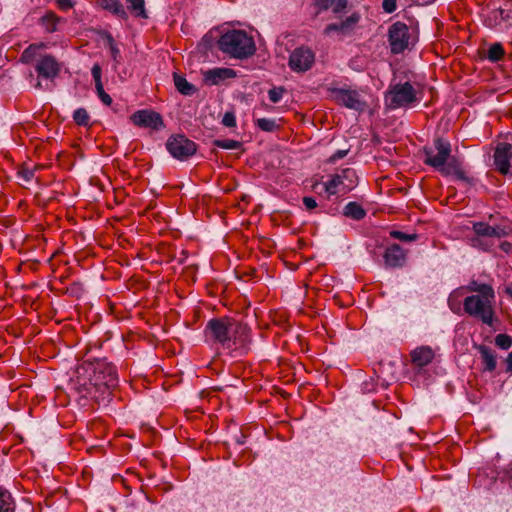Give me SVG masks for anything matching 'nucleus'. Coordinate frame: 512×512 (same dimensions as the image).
<instances>
[{"label": "nucleus", "mask_w": 512, "mask_h": 512, "mask_svg": "<svg viewBox=\"0 0 512 512\" xmlns=\"http://www.w3.org/2000/svg\"><path fill=\"white\" fill-rule=\"evenodd\" d=\"M495 344L499 348L507 350L512 346V336L508 334H498L495 337Z\"/></svg>", "instance_id": "7c9ffc66"}, {"label": "nucleus", "mask_w": 512, "mask_h": 512, "mask_svg": "<svg viewBox=\"0 0 512 512\" xmlns=\"http://www.w3.org/2000/svg\"><path fill=\"white\" fill-rule=\"evenodd\" d=\"M411 358L414 365L424 367L432 362L434 352L428 346H421L412 351Z\"/></svg>", "instance_id": "6ab92c4d"}, {"label": "nucleus", "mask_w": 512, "mask_h": 512, "mask_svg": "<svg viewBox=\"0 0 512 512\" xmlns=\"http://www.w3.org/2000/svg\"><path fill=\"white\" fill-rule=\"evenodd\" d=\"M469 243L472 247L478 248L483 251H488L492 248L494 245V242L492 239L480 237V236H473L469 238Z\"/></svg>", "instance_id": "bb28decb"}, {"label": "nucleus", "mask_w": 512, "mask_h": 512, "mask_svg": "<svg viewBox=\"0 0 512 512\" xmlns=\"http://www.w3.org/2000/svg\"><path fill=\"white\" fill-rule=\"evenodd\" d=\"M358 181L354 169L347 168L332 176V178L323 184L328 196L344 195L356 187Z\"/></svg>", "instance_id": "0eeeda50"}, {"label": "nucleus", "mask_w": 512, "mask_h": 512, "mask_svg": "<svg viewBox=\"0 0 512 512\" xmlns=\"http://www.w3.org/2000/svg\"><path fill=\"white\" fill-rule=\"evenodd\" d=\"M383 9L388 13L394 12L396 9V0H384Z\"/></svg>", "instance_id": "ea45409f"}, {"label": "nucleus", "mask_w": 512, "mask_h": 512, "mask_svg": "<svg viewBox=\"0 0 512 512\" xmlns=\"http://www.w3.org/2000/svg\"><path fill=\"white\" fill-rule=\"evenodd\" d=\"M0 512H13V502L8 491L0 488Z\"/></svg>", "instance_id": "cd10ccee"}, {"label": "nucleus", "mask_w": 512, "mask_h": 512, "mask_svg": "<svg viewBox=\"0 0 512 512\" xmlns=\"http://www.w3.org/2000/svg\"><path fill=\"white\" fill-rule=\"evenodd\" d=\"M99 4L105 10L110 11L112 14L117 16L122 20L128 19V13L124 9V6L121 4L119 0H99Z\"/></svg>", "instance_id": "aec40b11"}, {"label": "nucleus", "mask_w": 512, "mask_h": 512, "mask_svg": "<svg viewBox=\"0 0 512 512\" xmlns=\"http://www.w3.org/2000/svg\"><path fill=\"white\" fill-rule=\"evenodd\" d=\"M505 293L512 299V280L505 287Z\"/></svg>", "instance_id": "de8ad7c7"}, {"label": "nucleus", "mask_w": 512, "mask_h": 512, "mask_svg": "<svg viewBox=\"0 0 512 512\" xmlns=\"http://www.w3.org/2000/svg\"><path fill=\"white\" fill-rule=\"evenodd\" d=\"M315 61L314 52L307 47L296 48L289 57V67L295 72L309 70Z\"/></svg>", "instance_id": "ddd939ff"}, {"label": "nucleus", "mask_w": 512, "mask_h": 512, "mask_svg": "<svg viewBox=\"0 0 512 512\" xmlns=\"http://www.w3.org/2000/svg\"><path fill=\"white\" fill-rule=\"evenodd\" d=\"M56 2L62 10H68L74 6V0H56Z\"/></svg>", "instance_id": "79ce46f5"}, {"label": "nucleus", "mask_w": 512, "mask_h": 512, "mask_svg": "<svg viewBox=\"0 0 512 512\" xmlns=\"http://www.w3.org/2000/svg\"><path fill=\"white\" fill-rule=\"evenodd\" d=\"M360 19L361 15L358 12H353L339 23L328 24L323 33L326 36L336 34L341 38L350 36L356 30Z\"/></svg>", "instance_id": "9b49d317"}, {"label": "nucleus", "mask_w": 512, "mask_h": 512, "mask_svg": "<svg viewBox=\"0 0 512 512\" xmlns=\"http://www.w3.org/2000/svg\"><path fill=\"white\" fill-rule=\"evenodd\" d=\"M384 261L389 267H402L406 262V252L398 244H393L386 248Z\"/></svg>", "instance_id": "f3484780"}, {"label": "nucleus", "mask_w": 512, "mask_h": 512, "mask_svg": "<svg viewBox=\"0 0 512 512\" xmlns=\"http://www.w3.org/2000/svg\"><path fill=\"white\" fill-rule=\"evenodd\" d=\"M510 247H511V244H510V243L504 242V243H502V244H501V248H502L504 251H506V252H508V250L510 249Z\"/></svg>", "instance_id": "09e8293b"}, {"label": "nucleus", "mask_w": 512, "mask_h": 512, "mask_svg": "<svg viewBox=\"0 0 512 512\" xmlns=\"http://www.w3.org/2000/svg\"><path fill=\"white\" fill-rule=\"evenodd\" d=\"M19 176L25 181H30L34 176V173L32 170L23 169L19 172Z\"/></svg>", "instance_id": "37998d69"}, {"label": "nucleus", "mask_w": 512, "mask_h": 512, "mask_svg": "<svg viewBox=\"0 0 512 512\" xmlns=\"http://www.w3.org/2000/svg\"><path fill=\"white\" fill-rule=\"evenodd\" d=\"M330 97L339 105H343L355 111H363L366 108V102L362 99L359 92L343 88H330Z\"/></svg>", "instance_id": "1a4fd4ad"}, {"label": "nucleus", "mask_w": 512, "mask_h": 512, "mask_svg": "<svg viewBox=\"0 0 512 512\" xmlns=\"http://www.w3.org/2000/svg\"><path fill=\"white\" fill-rule=\"evenodd\" d=\"M36 71L39 76L51 79L58 75L60 65L53 56L45 55L38 61Z\"/></svg>", "instance_id": "dca6fc26"}, {"label": "nucleus", "mask_w": 512, "mask_h": 512, "mask_svg": "<svg viewBox=\"0 0 512 512\" xmlns=\"http://www.w3.org/2000/svg\"><path fill=\"white\" fill-rule=\"evenodd\" d=\"M303 204L307 210H312L317 207V202L313 197H304Z\"/></svg>", "instance_id": "a19ab883"}, {"label": "nucleus", "mask_w": 512, "mask_h": 512, "mask_svg": "<svg viewBox=\"0 0 512 512\" xmlns=\"http://www.w3.org/2000/svg\"><path fill=\"white\" fill-rule=\"evenodd\" d=\"M424 163L436 169L441 174L454 175L458 180L470 182L460 163L451 157V145L448 141L437 138L432 146L424 148Z\"/></svg>", "instance_id": "20e7f679"}, {"label": "nucleus", "mask_w": 512, "mask_h": 512, "mask_svg": "<svg viewBox=\"0 0 512 512\" xmlns=\"http://www.w3.org/2000/svg\"><path fill=\"white\" fill-rule=\"evenodd\" d=\"M215 144L223 149H238L241 146L240 142L231 139L217 140Z\"/></svg>", "instance_id": "72a5a7b5"}, {"label": "nucleus", "mask_w": 512, "mask_h": 512, "mask_svg": "<svg viewBox=\"0 0 512 512\" xmlns=\"http://www.w3.org/2000/svg\"><path fill=\"white\" fill-rule=\"evenodd\" d=\"M473 293L467 296L463 301L464 311L471 317L479 319L482 323L492 326L495 320V291L494 288L487 283H480L472 280L467 286L453 291L449 297V305L451 310L455 311L453 306L454 298L462 295V292Z\"/></svg>", "instance_id": "f257e3e1"}, {"label": "nucleus", "mask_w": 512, "mask_h": 512, "mask_svg": "<svg viewBox=\"0 0 512 512\" xmlns=\"http://www.w3.org/2000/svg\"><path fill=\"white\" fill-rule=\"evenodd\" d=\"M134 125L142 128L159 130L163 127V120L159 113L151 110H138L131 115Z\"/></svg>", "instance_id": "4468645a"}, {"label": "nucleus", "mask_w": 512, "mask_h": 512, "mask_svg": "<svg viewBox=\"0 0 512 512\" xmlns=\"http://www.w3.org/2000/svg\"><path fill=\"white\" fill-rule=\"evenodd\" d=\"M388 40L392 53L399 54L414 45L416 38L405 23L395 22L389 28Z\"/></svg>", "instance_id": "6e6552de"}, {"label": "nucleus", "mask_w": 512, "mask_h": 512, "mask_svg": "<svg viewBox=\"0 0 512 512\" xmlns=\"http://www.w3.org/2000/svg\"><path fill=\"white\" fill-rule=\"evenodd\" d=\"M128 10L137 18H148L144 0H126Z\"/></svg>", "instance_id": "5701e85b"}, {"label": "nucleus", "mask_w": 512, "mask_h": 512, "mask_svg": "<svg viewBox=\"0 0 512 512\" xmlns=\"http://www.w3.org/2000/svg\"><path fill=\"white\" fill-rule=\"evenodd\" d=\"M206 335L229 350L244 349L250 341L248 326L230 317L210 320Z\"/></svg>", "instance_id": "7ed1b4c3"}, {"label": "nucleus", "mask_w": 512, "mask_h": 512, "mask_svg": "<svg viewBox=\"0 0 512 512\" xmlns=\"http://www.w3.org/2000/svg\"><path fill=\"white\" fill-rule=\"evenodd\" d=\"M420 100L419 91L409 82L390 86L385 94V105L388 109L412 106L419 103Z\"/></svg>", "instance_id": "423d86ee"}, {"label": "nucleus", "mask_w": 512, "mask_h": 512, "mask_svg": "<svg viewBox=\"0 0 512 512\" xmlns=\"http://www.w3.org/2000/svg\"><path fill=\"white\" fill-rule=\"evenodd\" d=\"M333 2L334 0H317V5L322 10H327L333 4Z\"/></svg>", "instance_id": "c03bdc74"}, {"label": "nucleus", "mask_w": 512, "mask_h": 512, "mask_svg": "<svg viewBox=\"0 0 512 512\" xmlns=\"http://www.w3.org/2000/svg\"><path fill=\"white\" fill-rule=\"evenodd\" d=\"M344 215L355 220H360L365 216V211L356 202H349L344 208Z\"/></svg>", "instance_id": "a878e982"}, {"label": "nucleus", "mask_w": 512, "mask_h": 512, "mask_svg": "<svg viewBox=\"0 0 512 512\" xmlns=\"http://www.w3.org/2000/svg\"><path fill=\"white\" fill-rule=\"evenodd\" d=\"M166 147L169 153L179 160H185L196 152L195 143L182 135L171 137L167 141Z\"/></svg>", "instance_id": "9d476101"}, {"label": "nucleus", "mask_w": 512, "mask_h": 512, "mask_svg": "<svg viewBox=\"0 0 512 512\" xmlns=\"http://www.w3.org/2000/svg\"><path fill=\"white\" fill-rule=\"evenodd\" d=\"M60 18L56 16L53 12H47L40 19V24L44 28V30L48 33L55 32L57 30V24L59 23Z\"/></svg>", "instance_id": "b1692460"}, {"label": "nucleus", "mask_w": 512, "mask_h": 512, "mask_svg": "<svg viewBox=\"0 0 512 512\" xmlns=\"http://www.w3.org/2000/svg\"><path fill=\"white\" fill-rule=\"evenodd\" d=\"M257 126L262 130L266 132H273L277 129L278 125L276 124V121L269 118H259L256 121Z\"/></svg>", "instance_id": "c85d7f7f"}, {"label": "nucleus", "mask_w": 512, "mask_h": 512, "mask_svg": "<svg viewBox=\"0 0 512 512\" xmlns=\"http://www.w3.org/2000/svg\"><path fill=\"white\" fill-rule=\"evenodd\" d=\"M222 123L226 127H234L236 125V118L233 113L227 112L224 114Z\"/></svg>", "instance_id": "e433bc0d"}, {"label": "nucleus", "mask_w": 512, "mask_h": 512, "mask_svg": "<svg viewBox=\"0 0 512 512\" xmlns=\"http://www.w3.org/2000/svg\"><path fill=\"white\" fill-rule=\"evenodd\" d=\"M109 43H110V47H111L112 56L114 59H116L119 54V50H118V48L115 47L112 37H109Z\"/></svg>", "instance_id": "49530a36"}, {"label": "nucleus", "mask_w": 512, "mask_h": 512, "mask_svg": "<svg viewBox=\"0 0 512 512\" xmlns=\"http://www.w3.org/2000/svg\"><path fill=\"white\" fill-rule=\"evenodd\" d=\"M390 236L394 239L404 241V242H412V241H416L418 239V234H416V233L408 234V233H404V232L398 231V230H392L390 232Z\"/></svg>", "instance_id": "c756f323"}, {"label": "nucleus", "mask_w": 512, "mask_h": 512, "mask_svg": "<svg viewBox=\"0 0 512 512\" xmlns=\"http://www.w3.org/2000/svg\"><path fill=\"white\" fill-rule=\"evenodd\" d=\"M478 351L481 355V359L484 365V370L492 372L497 366V360L494 352L485 345H480Z\"/></svg>", "instance_id": "412c9836"}, {"label": "nucleus", "mask_w": 512, "mask_h": 512, "mask_svg": "<svg viewBox=\"0 0 512 512\" xmlns=\"http://www.w3.org/2000/svg\"><path fill=\"white\" fill-rule=\"evenodd\" d=\"M203 80L208 85H219L227 79L235 78L236 71L231 68L217 67L203 71Z\"/></svg>", "instance_id": "2eb2a0df"}, {"label": "nucleus", "mask_w": 512, "mask_h": 512, "mask_svg": "<svg viewBox=\"0 0 512 512\" xmlns=\"http://www.w3.org/2000/svg\"><path fill=\"white\" fill-rule=\"evenodd\" d=\"M91 73H92V76L94 78V81H95V86L99 85V83H102L101 81V73H102V70H101V67L99 64H94L92 69H91Z\"/></svg>", "instance_id": "4c0bfd02"}, {"label": "nucleus", "mask_w": 512, "mask_h": 512, "mask_svg": "<svg viewBox=\"0 0 512 512\" xmlns=\"http://www.w3.org/2000/svg\"><path fill=\"white\" fill-rule=\"evenodd\" d=\"M174 84L176 89L185 96L193 95L196 92L194 85L189 83L186 78L181 75L174 74Z\"/></svg>", "instance_id": "4be33fe9"}, {"label": "nucleus", "mask_w": 512, "mask_h": 512, "mask_svg": "<svg viewBox=\"0 0 512 512\" xmlns=\"http://www.w3.org/2000/svg\"><path fill=\"white\" fill-rule=\"evenodd\" d=\"M46 47H47V45L44 43H35V44L29 45L22 52L21 60L26 63L31 62L39 54V51L42 49H45Z\"/></svg>", "instance_id": "393cba45"}, {"label": "nucleus", "mask_w": 512, "mask_h": 512, "mask_svg": "<svg viewBox=\"0 0 512 512\" xmlns=\"http://www.w3.org/2000/svg\"><path fill=\"white\" fill-rule=\"evenodd\" d=\"M76 377L85 395L93 398H98V392L102 396L109 395L118 381L115 367L104 360L84 362L77 368Z\"/></svg>", "instance_id": "f03ea898"}, {"label": "nucleus", "mask_w": 512, "mask_h": 512, "mask_svg": "<svg viewBox=\"0 0 512 512\" xmlns=\"http://www.w3.org/2000/svg\"><path fill=\"white\" fill-rule=\"evenodd\" d=\"M73 119L78 125H87L89 121V115L84 108H78L73 114Z\"/></svg>", "instance_id": "473e14b6"}, {"label": "nucleus", "mask_w": 512, "mask_h": 512, "mask_svg": "<svg viewBox=\"0 0 512 512\" xmlns=\"http://www.w3.org/2000/svg\"><path fill=\"white\" fill-rule=\"evenodd\" d=\"M473 231L475 235L488 238V239H495V238H501L505 235V232L502 228L496 226H491L485 222H475L473 223Z\"/></svg>", "instance_id": "a211bd4d"}, {"label": "nucleus", "mask_w": 512, "mask_h": 512, "mask_svg": "<svg viewBox=\"0 0 512 512\" xmlns=\"http://www.w3.org/2000/svg\"><path fill=\"white\" fill-rule=\"evenodd\" d=\"M219 49L231 57L243 59L255 52V43L243 30H231L224 33L218 41Z\"/></svg>", "instance_id": "39448f33"}, {"label": "nucleus", "mask_w": 512, "mask_h": 512, "mask_svg": "<svg viewBox=\"0 0 512 512\" xmlns=\"http://www.w3.org/2000/svg\"><path fill=\"white\" fill-rule=\"evenodd\" d=\"M504 55L503 47L496 43L488 49V58L491 61H498Z\"/></svg>", "instance_id": "2f4dec72"}, {"label": "nucleus", "mask_w": 512, "mask_h": 512, "mask_svg": "<svg viewBox=\"0 0 512 512\" xmlns=\"http://www.w3.org/2000/svg\"><path fill=\"white\" fill-rule=\"evenodd\" d=\"M348 6V0H336L333 6V12L339 14Z\"/></svg>", "instance_id": "58836bf2"}, {"label": "nucleus", "mask_w": 512, "mask_h": 512, "mask_svg": "<svg viewBox=\"0 0 512 512\" xmlns=\"http://www.w3.org/2000/svg\"><path fill=\"white\" fill-rule=\"evenodd\" d=\"M283 93L284 90L281 87L270 89L268 92L270 101L273 103H278L282 99Z\"/></svg>", "instance_id": "c9c22d12"}, {"label": "nucleus", "mask_w": 512, "mask_h": 512, "mask_svg": "<svg viewBox=\"0 0 512 512\" xmlns=\"http://www.w3.org/2000/svg\"><path fill=\"white\" fill-rule=\"evenodd\" d=\"M494 165L501 174L512 175V141L497 144L494 152Z\"/></svg>", "instance_id": "f8f14e48"}, {"label": "nucleus", "mask_w": 512, "mask_h": 512, "mask_svg": "<svg viewBox=\"0 0 512 512\" xmlns=\"http://www.w3.org/2000/svg\"><path fill=\"white\" fill-rule=\"evenodd\" d=\"M95 87H96L97 94H98L99 98L101 99V101L105 105L109 106L112 103V98L104 91L102 83H99V85H97Z\"/></svg>", "instance_id": "f704fd0d"}, {"label": "nucleus", "mask_w": 512, "mask_h": 512, "mask_svg": "<svg viewBox=\"0 0 512 512\" xmlns=\"http://www.w3.org/2000/svg\"><path fill=\"white\" fill-rule=\"evenodd\" d=\"M506 372L512 374V351L508 354L506 360Z\"/></svg>", "instance_id": "a18cd8bd"}]
</instances>
